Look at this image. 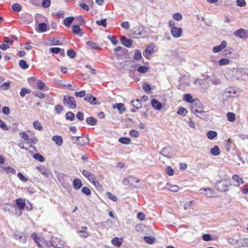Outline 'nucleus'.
I'll list each match as a JSON object with an SVG mask.
<instances>
[{
  "instance_id": "f257e3e1",
  "label": "nucleus",
  "mask_w": 248,
  "mask_h": 248,
  "mask_svg": "<svg viewBox=\"0 0 248 248\" xmlns=\"http://www.w3.org/2000/svg\"><path fill=\"white\" fill-rule=\"evenodd\" d=\"M230 186H231V183L229 181L226 179H222L217 182L215 187L220 192H225L228 190V187Z\"/></svg>"
},
{
  "instance_id": "f03ea898",
  "label": "nucleus",
  "mask_w": 248,
  "mask_h": 248,
  "mask_svg": "<svg viewBox=\"0 0 248 248\" xmlns=\"http://www.w3.org/2000/svg\"><path fill=\"white\" fill-rule=\"evenodd\" d=\"M71 139L73 143H76L79 146H83L84 145L87 144L89 142V140L88 138L80 136H71Z\"/></svg>"
},
{
  "instance_id": "7ed1b4c3",
  "label": "nucleus",
  "mask_w": 248,
  "mask_h": 248,
  "mask_svg": "<svg viewBox=\"0 0 248 248\" xmlns=\"http://www.w3.org/2000/svg\"><path fill=\"white\" fill-rule=\"evenodd\" d=\"M63 104L70 108L73 109L76 107V102L73 96L65 95L63 99Z\"/></svg>"
},
{
  "instance_id": "20e7f679",
  "label": "nucleus",
  "mask_w": 248,
  "mask_h": 248,
  "mask_svg": "<svg viewBox=\"0 0 248 248\" xmlns=\"http://www.w3.org/2000/svg\"><path fill=\"white\" fill-rule=\"evenodd\" d=\"M140 180L135 177L130 176L128 178H125L122 183L124 185L128 186H129L136 187V185L135 184V183H139Z\"/></svg>"
},
{
  "instance_id": "39448f33",
  "label": "nucleus",
  "mask_w": 248,
  "mask_h": 248,
  "mask_svg": "<svg viewBox=\"0 0 248 248\" xmlns=\"http://www.w3.org/2000/svg\"><path fill=\"white\" fill-rule=\"evenodd\" d=\"M132 64V63H120L119 66L120 68L128 71L129 74H132L136 69V66Z\"/></svg>"
},
{
  "instance_id": "423d86ee",
  "label": "nucleus",
  "mask_w": 248,
  "mask_h": 248,
  "mask_svg": "<svg viewBox=\"0 0 248 248\" xmlns=\"http://www.w3.org/2000/svg\"><path fill=\"white\" fill-rule=\"evenodd\" d=\"M51 245L55 248H63L64 243L60 239L57 237H52L50 241Z\"/></svg>"
},
{
  "instance_id": "0eeeda50",
  "label": "nucleus",
  "mask_w": 248,
  "mask_h": 248,
  "mask_svg": "<svg viewBox=\"0 0 248 248\" xmlns=\"http://www.w3.org/2000/svg\"><path fill=\"white\" fill-rule=\"evenodd\" d=\"M84 99L85 101L89 102L91 105H99L100 104V102L97 99L90 93L87 94Z\"/></svg>"
},
{
  "instance_id": "6e6552de",
  "label": "nucleus",
  "mask_w": 248,
  "mask_h": 248,
  "mask_svg": "<svg viewBox=\"0 0 248 248\" xmlns=\"http://www.w3.org/2000/svg\"><path fill=\"white\" fill-rule=\"evenodd\" d=\"M233 34L241 39H244L248 37V32L244 29H239L234 32Z\"/></svg>"
},
{
  "instance_id": "1a4fd4ad",
  "label": "nucleus",
  "mask_w": 248,
  "mask_h": 248,
  "mask_svg": "<svg viewBox=\"0 0 248 248\" xmlns=\"http://www.w3.org/2000/svg\"><path fill=\"white\" fill-rule=\"evenodd\" d=\"M182 29L181 28L173 27L171 29V33L175 38H179L182 35Z\"/></svg>"
},
{
  "instance_id": "9d476101",
  "label": "nucleus",
  "mask_w": 248,
  "mask_h": 248,
  "mask_svg": "<svg viewBox=\"0 0 248 248\" xmlns=\"http://www.w3.org/2000/svg\"><path fill=\"white\" fill-rule=\"evenodd\" d=\"M14 236L15 239L21 242L25 243L26 241V236L22 232L16 231L14 233Z\"/></svg>"
},
{
  "instance_id": "9b49d317",
  "label": "nucleus",
  "mask_w": 248,
  "mask_h": 248,
  "mask_svg": "<svg viewBox=\"0 0 248 248\" xmlns=\"http://www.w3.org/2000/svg\"><path fill=\"white\" fill-rule=\"evenodd\" d=\"M226 46L227 42L225 41H223L219 45L215 46L213 48V51L214 53L219 52L222 51Z\"/></svg>"
},
{
  "instance_id": "f8f14e48",
  "label": "nucleus",
  "mask_w": 248,
  "mask_h": 248,
  "mask_svg": "<svg viewBox=\"0 0 248 248\" xmlns=\"http://www.w3.org/2000/svg\"><path fill=\"white\" fill-rule=\"evenodd\" d=\"M154 52V47L152 45H149L146 48L143 55L147 59L149 60L151 55Z\"/></svg>"
},
{
  "instance_id": "ddd939ff",
  "label": "nucleus",
  "mask_w": 248,
  "mask_h": 248,
  "mask_svg": "<svg viewBox=\"0 0 248 248\" xmlns=\"http://www.w3.org/2000/svg\"><path fill=\"white\" fill-rule=\"evenodd\" d=\"M121 43L122 44L127 47H130L133 44V41L130 39H128L125 36H122L121 37Z\"/></svg>"
},
{
  "instance_id": "4468645a",
  "label": "nucleus",
  "mask_w": 248,
  "mask_h": 248,
  "mask_svg": "<svg viewBox=\"0 0 248 248\" xmlns=\"http://www.w3.org/2000/svg\"><path fill=\"white\" fill-rule=\"evenodd\" d=\"M191 109L192 112L195 114H197V113L202 114L204 113V111L202 110V108L199 106L197 107L195 104H193L191 106Z\"/></svg>"
},
{
  "instance_id": "2eb2a0df",
  "label": "nucleus",
  "mask_w": 248,
  "mask_h": 248,
  "mask_svg": "<svg viewBox=\"0 0 248 248\" xmlns=\"http://www.w3.org/2000/svg\"><path fill=\"white\" fill-rule=\"evenodd\" d=\"M170 146L166 147L162 150L160 154L165 157L170 158L172 156L170 155Z\"/></svg>"
},
{
  "instance_id": "dca6fc26",
  "label": "nucleus",
  "mask_w": 248,
  "mask_h": 248,
  "mask_svg": "<svg viewBox=\"0 0 248 248\" xmlns=\"http://www.w3.org/2000/svg\"><path fill=\"white\" fill-rule=\"evenodd\" d=\"M16 203L17 207L18 208L20 211V214L21 213V211L24 209L25 206V202L24 200L21 198L17 199L16 200Z\"/></svg>"
},
{
  "instance_id": "f3484780",
  "label": "nucleus",
  "mask_w": 248,
  "mask_h": 248,
  "mask_svg": "<svg viewBox=\"0 0 248 248\" xmlns=\"http://www.w3.org/2000/svg\"><path fill=\"white\" fill-rule=\"evenodd\" d=\"M151 104L154 108L157 110H160L162 108V104L155 99H153Z\"/></svg>"
},
{
  "instance_id": "a211bd4d",
  "label": "nucleus",
  "mask_w": 248,
  "mask_h": 248,
  "mask_svg": "<svg viewBox=\"0 0 248 248\" xmlns=\"http://www.w3.org/2000/svg\"><path fill=\"white\" fill-rule=\"evenodd\" d=\"M113 108H117L120 114H123L124 111H126V108H124L123 104L119 103H117L113 106Z\"/></svg>"
},
{
  "instance_id": "6ab92c4d",
  "label": "nucleus",
  "mask_w": 248,
  "mask_h": 248,
  "mask_svg": "<svg viewBox=\"0 0 248 248\" xmlns=\"http://www.w3.org/2000/svg\"><path fill=\"white\" fill-rule=\"evenodd\" d=\"M52 140L59 146H61L63 142V140L62 137L58 135H55L53 136Z\"/></svg>"
},
{
  "instance_id": "aec40b11",
  "label": "nucleus",
  "mask_w": 248,
  "mask_h": 248,
  "mask_svg": "<svg viewBox=\"0 0 248 248\" xmlns=\"http://www.w3.org/2000/svg\"><path fill=\"white\" fill-rule=\"evenodd\" d=\"M73 187L76 190L79 189L82 186L81 181L79 179H76L74 180L73 183Z\"/></svg>"
},
{
  "instance_id": "412c9836",
  "label": "nucleus",
  "mask_w": 248,
  "mask_h": 248,
  "mask_svg": "<svg viewBox=\"0 0 248 248\" xmlns=\"http://www.w3.org/2000/svg\"><path fill=\"white\" fill-rule=\"evenodd\" d=\"M72 32L77 35H79L80 36L83 35V33L81 32V29L78 25H74L72 27Z\"/></svg>"
},
{
  "instance_id": "4be33fe9",
  "label": "nucleus",
  "mask_w": 248,
  "mask_h": 248,
  "mask_svg": "<svg viewBox=\"0 0 248 248\" xmlns=\"http://www.w3.org/2000/svg\"><path fill=\"white\" fill-rule=\"evenodd\" d=\"M82 174L85 177L88 179L90 182H91L94 178V177L93 174L90 173L89 171L84 170L82 171Z\"/></svg>"
},
{
  "instance_id": "5701e85b",
  "label": "nucleus",
  "mask_w": 248,
  "mask_h": 248,
  "mask_svg": "<svg viewBox=\"0 0 248 248\" xmlns=\"http://www.w3.org/2000/svg\"><path fill=\"white\" fill-rule=\"evenodd\" d=\"M48 43L51 46L61 45L62 43L55 38H51L48 39Z\"/></svg>"
},
{
  "instance_id": "b1692460",
  "label": "nucleus",
  "mask_w": 248,
  "mask_h": 248,
  "mask_svg": "<svg viewBox=\"0 0 248 248\" xmlns=\"http://www.w3.org/2000/svg\"><path fill=\"white\" fill-rule=\"evenodd\" d=\"M210 153L215 156H217L220 154V149L218 146L215 145L213 148L210 150Z\"/></svg>"
},
{
  "instance_id": "393cba45",
  "label": "nucleus",
  "mask_w": 248,
  "mask_h": 248,
  "mask_svg": "<svg viewBox=\"0 0 248 248\" xmlns=\"http://www.w3.org/2000/svg\"><path fill=\"white\" fill-rule=\"evenodd\" d=\"M86 123L90 125H95L97 124L96 119L93 117H89L86 120Z\"/></svg>"
},
{
  "instance_id": "a878e982",
  "label": "nucleus",
  "mask_w": 248,
  "mask_h": 248,
  "mask_svg": "<svg viewBox=\"0 0 248 248\" xmlns=\"http://www.w3.org/2000/svg\"><path fill=\"white\" fill-rule=\"evenodd\" d=\"M38 31L40 32H44L47 30V25L46 23L42 22L38 24Z\"/></svg>"
},
{
  "instance_id": "bb28decb",
  "label": "nucleus",
  "mask_w": 248,
  "mask_h": 248,
  "mask_svg": "<svg viewBox=\"0 0 248 248\" xmlns=\"http://www.w3.org/2000/svg\"><path fill=\"white\" fill-rule=\"evenodd\" d=\"M131 103L133 104V106L136 108V109L140 108L142 107L141 101L139 99L135 100H132Z\"/></svg>"
},
{
  "instance_id": "cd10ccee",
  "label": "nucleus",
  "mask_w": 248,
  "mask_h": 248,
  "mask_svg": "<svg viewBox=\"0 0 248 248\" xmlns=\"http://www.w3.org/2000/svg\"><path fill=\"white\" fill-rule=\"evenodd\" d=\"M217 136V132L215 131H209L207 133V137L209 140H213Z\"/></svg>"
},
{
  "instance_id": "c85d7f7f",
  "label": "nucleus",
  "mask_w": 248,
  "mask_h": 248,
  "mask_svg": "<svg viewBox=\"0 0 248 248\" xmlns=\"http://www.w3.org/2000/svg\"><path fill=\"white\" fill-rule=\"evenodd\" d=\"M37 85L38 88L41 90H43L44 89H46V90H48V88L46 87V84L45 82L42 81L41 80H38L37 81Z\"/></svg>"
},
{
  "instance_id": "c756f323",
  "label": "nucleus",
  "mask_w": 248,
  "mask_h": 248,
  "mask_svg": "<svg viewBox=\"0 0 248 248\" xmlns=\"http://www.w3.org/2000/svg\"><path fill=\"white\" fill-rule=\"evenodd\" d=\"M65 118L67 120L73 121L75 119V116L72 112L68 111L65 114Z\"/></svg>"
},
{
  "instance_id": "7c9ffc66",
  "label": "nucleus",
  "mask_w": 248,
  "mask_h": 248,
  "mask_svg": "<svg viewBox=\"0 0 248 248\" xmlns=\"http://www.w3.org/2000/svg\"><path fill=\"white\" fill-rule=\"evenodd\" d=\"M119 141L123 144L128 145L131 142L130 139L126 137H122L119 139Z\"/></svg>"
},
{
  "instance_id": "2f4dec72",
  "label": "nucleus",
  "mask_w": 248,
  "mask_h": 248,
  "mask_svg": "<svg viewBox=\"0 0 248 248\" xmlns=\"http://www.w3.org/2000/svg\"><path fill=\"white\" fill-rule=\"evenodd\" d=\"M33 127L39 131L43 130V127L41 123L38 121H35L33 124Z\"/></svg>"
},
{
  "instance_id": "473e14b6",
  "label": "nucleus",
  "mask_w": 248,
  "mask_h": 248,
  "mask_svg": "<svg viewBox=\"0 0 248 248\" xmlns=\"http://www.w3.org/2000/svg\"><path fill=\"white\" fill-rule=\"evenodd\" d=\"M200 191H201V192H202V191H204V192H206L205 194H206V196L210 198L213 196V191L210 188H204V189L202 188L200 190Z\"/></svg>"
},
{
  "instance_id": "72a5a7b5",
  "label": "nucleus",
  "mask_w": 248,
  "mask_h": 248,
  "mask_svg": "<svg viewBox=\"0 0 248 248\" xmlns=\"http://www.w3.org/2000/svg\"><path fill=\"white\" fill-rule=\"evenodd\" d=\"M143 240L145 242L149 244H153L155 241V239L154 237L148 236H144Z\"/></svg>"
},
{
  "instance_id": "f704fd0d",
  "label": "nucleus",
  "mask_w": 248,
  "mask_h": 248,
  "mask_svg": "<svg viewBox=\"0 0 248 248\" xmlns=\"http://www.w3.org/2000/svg\"><path fill=\"white\" fill-rule=\"evenodd\" d=\"M74 20V18L73 16H70L66 17L63 21V24L65 26H69Z\"/></svg>"
},
{
  "instance_id": "c9c22d12",
  "label": "nucleus",
  "mask_w": 248,
  "mask_h": 248,
  "mask_svg": "<svg viewBox=\"0 0 248 248\" xmlns=\"http://www.w3.org/2000/svg\"><path fill=\"white\" fill-rule=\"evenodd\" d=\"M184 99L185 100V101L188 103H193L194 101V99L192 98V96L189 93H187L184 95Z\"/></svg>"
},
{
  "instance_id": "e433bc0d",
  "label": "nucleus",
  "mask_w": 248,
  "mask_h": 248,
  "mask_svg": "<svg viewBox=\"0 0 248 248\" xmlns=\"http://www.w3.org/2000/svg\"><path fill=\"white\" fill-rule=\"evenodd\" d=\"M111 243L117 247H120L122 243V241L118 237H114L112 239Z\"/></svg>"
},
{
  "instance_id": "4c0bfd02",
  "label": "nucleus",
  "mask_w": 248,
  "mask_h": 248,
  "mask_svg": "<svg viewBox=\"0 0 248 248\" xmlns=\"http://www.w3.org/2000/svg\"><path fill=\"white\" fill-rule=\"evenodd\" d=\"M33 157L35 160H38L41 162H43L45 161V158L40 154H35L33 155Z\"/></svg>"
},
{
  "instance_id": "58836bf2",
  "label": "nucleus",
  "mask_w": 248,
  "mask_h": 248,
  "mask_svg": "<svg viewBox=\"0 0 248 248\" xmlns=\"http://www.w3.org/2000/svg\"><path fill=\"white\" fill-rule=\"evenodd\" d=\"M11 82L10 81H7L3 83L0 85V89L3 90H7L9 89L10 87Z\"/></svg>"
},
{
  "instance_id": "ea45409f",
  "label": "nucleus",
  "mask_w": 248,
  "mask_h": 248,
  "mask_svg": "<svg viewBox=\"0 0 248 248\" xmlns=\"http://www.w3.org/2000/svg\"><path fill=\"white\" fill-rule=\"evenodd\" d=\"M227 118L229 121L233 122L235 120V115L232 112H228L227 114Z\"/></svg>"
},
{
  "instance_id": "a19ab883",
  "label": "nucleus",
  "mask_w": 248,
  "mask_h": 248,
  "mask_svg": "<svg viewBox=\"0 0 248 248\" xmlns=\"http://www.w3.org/2000/svg\"><path fill=\"white\" fill-rule=\"evenodd\" d=\"M148 69V67L146 66H140L138 68L137 71L141 74H145L147 72Z\"/></svg>"
},
{
  "instance_id": "79ce46f5",
  "label": "nucleus",
  "mask_w": 248,
  "mask_h": 248,
  "mask_svg": "<svg viewBox=\"0 0 248 248\" xmlns=\"http://www.w3.org/2000/svg\"><path fill=\"white\" fill-rule=\"evenodd\" d=\"M31 92V90L24 88H22L20 92V95L23 97H24L26 94L30 93Z\"/></svg>"
},
{
  "instance_id": "37998d69",
  "label": "nucleus",
  "mask_w": 248,
  "mask_h": 248,
  "mask_svg": "<svg viewBox=\"0 0 248 248\" xmlns=\"http://www.w3.org/2000/svg\"><path fill=\"white\" fill-rule=\"evenodd\" d=\"M87 46L90 48H97L98 47V45L94 42L88 41L86 42Z\"/></svg>"
},
{
  "instance_id": "c03bdc74",
  "label": "nucleus",
  "mask_w": 248,
  "mask_h": 248,
  "mask_svg": "<svg viewBox=\"0 0 248 248\" xmlns=\"http://www.w3.org/2000/svg\"><path fill=\"white\" fill-rule=\"evenodd\" d=\"M168 188L172 192H177L179 189V187L177 185H168Z\"/></svg>"
},
{
  "instance_id": "a18cd8bd",
  "label": "nucleus",
  "mask_w": 248,
  "mask_h": 248,
  "mask_svg": "<svg viewBox=\"0 0 248 248\" xmlns=\"http://www.w3.org/2000/svg\"><path fill=\"white\" fill-rule=\"evenodd\" d=\"M187 110L183 108H180L178 110L177 113L182 116H185L187 113Z\"/></svg>"
},
{
  "instance_id": "49530a36",
  "label": "nucleus",
  "mask_w": 248,
  "mask_h": 248,
  "mask_svg": "<svg viewBox=\"0 0 248 248\" xmlns=\"http://www.w3.org/2000/svg\"><path fill=\"white\" fill-rule=\"evenodd\" d=\"M239 244L242 247H248V238L241 240Z\"/></svg>"
},
{
  "instance_id": "de8ad7c7",
  "label": "nucleus",
  "mask_w": 248,
  "mask_h": 248,
  "mask_svg": "<svg viewBox=\"0 0 248 248\" xmlns=\"http://www.w3.org/2000/svg\"><path fill=\"white\" fill-rule=\"evenodd\" d=\"M96 23L98 26H102L103 27L107 26V20L105 18L101 20H97Z\"/></svg>"
},
{
  "instance_id": "09e8293b",
  "label": "nucleus",
  "mask_w": 248,
  "mask_h": 248,
  "mask_svg": "<svg viewBox=\"0 0 248 248\" xmlns=\"http://www.w3.org/2000/svg\"><path fill=\"white\" fill-rule=\"evenodd\" d=\"M81 192L86 196H89L91 193V190L86 186H84L81 188Z\"/></svg>"
},
{
  "instance_id": "8fccbe9b",
  "label": "nucleus",
  "mask_w": 248,
  "mask_h": 248,
  "mask_svg": "<svg viewBox=\"0 0 248 248\" xmlns=\"http://www.w3.org/2000/svg\"><path fill=\"white\" fill-rule=\"evenodd\" d=\"M12 9L15 12H19L21 10V7L18 3H15L12 5Z\"/></svg>"
},
{
  "instance_id": "3c124183",
  "label": "nucleus",
  "mask_w": 248,
  "mask_h": 248,
  "mask_svg": "<svg viewBox=\"0 0 248 248\" xmlns=\"http://www.w3.org/2000/svg\"><path fill=\"white\" fill-rule=\"evenodd\" d=\"M232 179L234 181H236V182L239 183V184L240 183L241 184H243L244 181L242 179V178H241L239 177V176L237 174H234L232 176Z\"/></svg>"
},
{
  "instance_id": "603ef678",
  "label": "nucleus",
  "mask_w": 248,
  "mask_h": 248,
  "mask_svg": "<svg viewBox=\"0 0 248 248\" xmlns=\"http://www.w3.org/2000/svg\"><path fill=\"white\" fill-rule=\"evenodd\" d=\"M106 195L108 197V198L112 200L113 202H116L117 200V198L116 196L112 194L111 193L108 192L106 193Z\"/></svg>"
},
{
  "instance_id": "864d4df0",
  "label": "nucleus",
  "mask_w": 248,
  "mask_h": 248,
  "mask_svg": "<svg viewBox=\"0 0 248 248\" xmlns=\"http://www.w3.org/2000/svg\"><path fill=\"white\" fill-rule=\"evenodd\" d=\"M67 54L70 58H74L76 56V52L73 49H69Z\"/></svg>"
},
{
  "instance_id": "5fc2aeb1",
  "label": "nucleus",
  "mask_w": 248,
  "mask_h": 248,
  "mask_svg": "<svg viewBox=\"0 0 248 248\" xmlns=\"http://www.w3.org/2000/svg\"><path fill=\"white\" fill-rule=\"evenodd\" d=\"M142 57L141 53L140 50H136L135 52L134 59L135 60H139Z\"/></svg>"
},
{
  "instance_id": "6e6d98bb",
  "label": "nucleus",
  "mask_w": 248,
  "mask_h": 248,
  "mask_svg": "<svg viewBox=\"0 0 248 248\" xmlns=\"http://www.w3.org/2000/svg\"><path fill=\"white\" fill-rule=\"evenodd\" d=\"M3 168L7 173H10L12 174H15L16 173V170L14 169L9 166L7 167H3Z\"/></svg>"
},
{
  "instance_id": "4d7b16f0",
  "label": "nucleus",
  "mask_w": 248,
  "mask_h": 248,
  "mask_svg": "<svg viewBox=\"0 0 248 248\" xmlns=\"http://www.w3.org/2000/svg\"><path fill=\"white\" fill-rule=\"evenodd\" d=\"M41 5L45 8H47L50 5V0H43Z\"/></svg>"
},
{
  "instance_id": "13d9d810",
  "label": "nucleus",
  "mask_w": 248,
  "mask_h": 248,
  "mask_svg": "<svg viewBox=\"0 0 248 248\" xmlns=\"http://www.w3.org/2000/svg\"><path fill=\"white\" fill-rule=\"evenodd\" d=\"M166 172L168 175L172 176L174 171L170 166H168L166 169Z\"/></svg>"
},
{
  "instance_id": "bf43d9fd",
  "label": "nucleus",
  "mask_w": 248,
  "mask_h": 248,
  "mask_svg": "<svg viewBox=\"0 0 248 248\" xmlns=\"http://www.w3.org/2000/svg\"><path fill=\"white\" fill-rule=\"evenodd\" d=\"M142 86L143 90L147 93L150 92L151 90V87L150 85L147 83H145L143 84Z\"/></svg>"
},
{
  "instance_id": "052dcab7",
  "label": "nucleus",
  "mask_w": 248,
  "mask_h": 248,
  "mask_svg": "<svg viewBox=\"0 0 248 248\" xmlns=\"http://www.w3.org/2000/svg\"><path fill=\"white\" fill-rule=\"evenodd\" d=\"M75 95L77 97H82L83 96L85 97V96L86 95L85 91L82 90L79 92H75Z\"/></svg>"
},
{
  "instance_id": "680f3d73",
  "label": "nucleus",
  "mask_w": 248,
  "mask_h": 248,
  "mask_svg": "<svg viewBox=\"0 0 248 248\" xmlns=\"http://www.w3.org/2000/svg\"><path fill=\"white\" fill-rule=\"evenodd\" d=\"M0 128L3 130H8L9 129L8 126L6 124L0 119Z\"/></svg>"
},
{
  "instance_id": "e2e57ef3",
  "label": "nucleus",
  "mask_w": 248,
  "mask_h": 248,
  "mask_svg": "<svg viewBox=\"0 0 248 248\" xmlns=\"http://www.w3.org/2000/svg\"><path fill=\"white\" fill-rule=\"evenodd\" d=\"M63 109V107L61 105H57L55 108V110L57 114H60Z\"/></svg>"
},
{
  "instance_id": "0e129e2a",
  "label": "nucleus",
  "mask_w": 248,
  "mask_h": 248,
  "mask_svg": "<svg viewBox=\"0 0 248 248\" xmlns=\"http://www.w3.org/2000/svg\"><path fill=\"white\" fill-rule=\"evenodd\" d=\"M17 177L21 181L23 182H26L28 181V178L24 176L21 172H18L17 173Z\"/></svg>"
},
{
  "instance_id": "69168bd1",
  "label": "nucleus",
  "mask_w": 248,
  "mask_h": 248,
  "mask_svg": "<svg viewBox=\"0 0 248 248\" xmlns=\"http://www.w3.org/2000/svg\"><path fill=\"white\" fill-rule=\"evenodd\" d=\"M129 135L130 136L138 138L139 136V132L136 130H132L129 132Z\"/></svg>"
},
{
  "instance_id": "338daca9",
  "label": "nucleus",
  "mask_w": 248,
  "mask_h": 248,
  "mask_svg": "<svg viewBox=\"0 0 248 248\" xmlns=\"http://www.w3.org/2000/svg\"><path fill=\"white\" fill-rule=\"evenodd\" d=\"M173 18L177 21H180L182 18V16L181 14L176 13L173 15Z\"/></svg>"
},
{
  "instance_id": "774afa93",
  "label": "nucleus",
  "mask_w": 248,
  "mask_h": 248,
  "mask_svg": "<svg viewBox=\"0 0 248 248\" xmlns=\"http://www.w3.org/2000/svg\"><path fill=\"white\" fill-rule=\"evenodd\" d=\"M202 239L205 241H209L212 240V237L209 234H204L202 236Z\"/></svg>"
}]
</instances>
